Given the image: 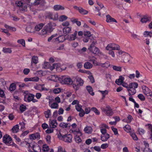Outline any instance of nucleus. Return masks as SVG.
Instances as JSON below:
<instances>
[{"instance_id":"58836bf2","label":"nucleus","mask_w":152,"mask_h":152,"mask_svg":"<svg viewBox=\"0 0 152 152\" xmlns=\"http://www.w3.org/2000/svg\"><path fill=\"white\" fill-rule=\"evenodd\" d=\"M17 42L18 43L21 44L23 47H25V42L24 39H18Z\"/></svg>"},{"instance_id":"f3484780","label":"nucleus","mask_w":152,"mask_h":152,"mask_svg":"<svg viewBox=\"0 0 152 152\" xmlns=\"http://www.w3.org/2000/svg\"><path fill=\"white\" fill-rule=\"evenodd\" d=\"M58 80L61 84H66V76H62L58 78Z\"/></svg>"},{"instance_id":"a878e982","label":"nucleus","mask_w":152,"mask_h":152,"mask_svg":"<svg viewBox=\"0 0 152 152\" xmlns=\"http://www.w3.org/2000/svg\"><path fill=\"white\" fill-rule=\"evenodd\" d=\"M57 124H58L56 120H53L52 121L50 124V126L52 128H55L57 126Z\"/></svg>"},{"instance_id":"ea45409f","label":"nucleus","mask_w":152,"mask_h":152,"mask_svg":"<svg viewBox=\"0 0 152 152\" xmlns=\"http://www.w3.org/2000/svg\"><path fill=\"white\" fill-rule=\"evenodd\" d=\"M5 53H12V51L11 49L10 48H4L2 50Z\"/></svg>"},{"instance_id":"f704fd0d","label":"nucleus","mask_w":152,"mask_h":152,"mask_svg":"<svg viewBox=\"0 0 152 152\" xmlns=\"http://www.w3.org/2000/svg\"><path fill=\"white\" fill-rule=\"evenodd\" d=\"M48 78L49 80L54 81H56L57 79H58V77L55 75H50L48 77Z\"/></svg>"},{"instance_id":"1a4fd4ad","label":"nucleus","mask_w":152,"mask_h":152,"mask_svg":"<svg viewBox=\"0 0 152 152\" xmlns=\"http://www.w3.org/2000/svg\"><path fill=\"white\" fill-rule=\"evenodd\" d=\"M142 88L144 94L147 96H149L152 93L151 90L145 86H142Z\"/></svg>"},{"instance_id":"864d4df0","label":"nucleus","mask_w":152,"mask_h":152,"mask_svg":"<svg viewBox=\"0 0 152 152\" xmlns=\"http://www.w3.org/2000/svg\"><path fill=\"white\" fill-rule=\"evenodd\" d=\"M113 50H120V47L117 44L113 43Z\"/></svg>"},{"instance_id":"a18cd8bd","label":"nucleus","mask_w":152,"mask_h":152,"mask_svg":"<svg viewBox=\"0 0 152 152\" xmlns=\"http://www.w3.org/2000/svg\"><path fill=\"white\" fill-rule=\"evenodd\" d=\"M73 83L72 79L69 77H67V85H71Z\"/></svg>"},{"instance_id":"4c0bfd02","label":"nucleus","mask_w":152,"mask_h":152,"mask_svg":"<svg viewBox=\"0 0 152 152\" xmlns=\"http://www.w3.org/2000/svg\"><path fill=\"white\" fill-rule=\"evenodd\" d=\"M84 35L85 37H88L89 38H91V32L89 31H84Z\"/></svg>"},{"instance_id":"5701e85b","label":"nucleus","mask_w":152,"mask_h":152,"mask_svg":"<svg viewBox=\"0 0 152 152\" xmlns=\"http://www.w3.org/2000/svg\"><path fill=\"white\" fill-rule=\"evenodd\" d=\"M32 144L28 143L26 141H23L21 143V145L22 146L25 147L30 149Z\"/></svg>"},{"instance_id":"3c124183","label":"nucleus","mask_w":152,"mask_h":152,"mask_svg":"<svg viewBox=\"0 0 152 152\" xmlns=\"http://www.w3.org/2000/svg\"><path fill=\"white\" fill-rule=\"evenodd\" d=\"M99 91L102 94V99H104L105 98V95L107 94L108 93V91L107 90H105L104 91Z\"/></svg>"},{"instance_id":"2f4dec72","label":"nucleus","mask_w":152,"mask_h":152,"mask_svg":"<svg viewBox=\"0 0 152 152\" xmlns=\"http://www.w3.org/2000/svg\"><path fill=\"white\" fill-rule=\"evenodd\" d=\"M19 130V126L18 125H16L13 127L11 130L13 133H17Z\"/></svg>"},{"instance_id":"c03bdc74","label":"nucleus","mask_w":152,"mask_h":152,"mask_svg":"<svg viewBox=\"0 0 152 152\" xmlns=\"http://www.w3.org/2000/svg\"><path fill=\"white\" fill-rule=\"evenodd\" d=\"M106 49L107 50H113V43L109 44L106 47Z\"/></svg>"},{"instance_id":"20e7f679","label":"nucleus","mask_w":152,"mask_h":152,"mask_svg":"<svg viewBox=\"0 0 152 152\" xmlns=\"http://www.w3.org/2000/svg\"><path fill=\"white\" fill-rule=\"evenodd\" d=\"M101 109L102 111L108 116H111L113 114L112 109L109 106H107L105 108H102Z\"/></svg>"},{"instance_id":"37998d69","label":"nucleus","mask_w":152,"mask_h":152,"mask_svg":"<svg viewBox=\"0 0 152 152\" xmlns=\"http://www.w3.org/2000/svg\"><path fill=\"white\" fill-rule=\"evenodd\" d=\"M113 68L114 70L121 72L122 70V67L119 66H113Z\"/></svg>"},{"instance_id":"2eb2a0df","label":"nucleus","mask_w":152,"mask_h":152,"mask_svg":"<svg viewBox=\"0 0 152 152\" xmlns=\"http://www.w3.org/2000/svg\"><path fill=\"white\" fill-rule=\"evenodd\" d=\"M106 21L107 23H110L111 22H115L117 23V21L114 18L112 17L110 15H107L106 16Z\"/></svg>"},{"instance_id":"79ce46f5","label":"nucleus","mask_w":152,"mask_h":152,"mask_svg":"<svg viewBox=\"0 0 152 152\" xmlns=\"http://www.w3.org/2000/svg\"><path fill=\"white\" fill-rule=\"evenodd\" d=\"M16 88V85L14 83H11L9 89L10 91H14Z\"/></svg>"},{"instance_id":"4be33fe9","label":"nucleus","mask_w":152,"mask_h":152,"mask_svg":"<svg viewBox=\"0 0 152 152\" xmlns=\"http://www.w3.org/2000/svg\"><path fill=\"white\" fill-rule=\"evenodd\" d=\"M44 24L42 23H40L36 25L34 28V31H38L40 30L43 26Z\"/></svg>"},{"instance_id":"338daca9","label":"nucleus","mask_w":152,"mask_h":152,"mask_svg":"<svg viewBox=\"0 0 152 152\" xmlns=\"http://www.w3.org/2000/svg\"><path fill=\"white\" fill-rule=\"evenodd\" d=\"M138 98L141 100L144 101L145 100V98L144 96L142 94H140L138 95Z\"/></svg>"},{"instance_id":"680f3d73","label":"nucleus","mask_w":152,"mask_h":152,"mask_svg":"<svg viewBox=\"0 0 152 152\" xmlns=\"http://www.w3.org/2000/svg\"><path fill=\"white\" fill-rule=\"evenodd\" d=\"M89 61L92 62L93 64L96 66H100V63L97 62V61L95 60L91 59Z\"/></svg>"},{"instance_id":"f03ea898","label":"nucleus","mask_w":152,"mask_h":152,"mask_svg":"<svg viewBox=\"0 0 152 152\" xmlns=\"http://www.w3.org/2000/svg\"><path fill=\"white\" fill-rule=\"evenodd\" d=\"M24 1H17L15 4L20 7V11L23 12L26 11L27 8V4L24 2Z\"/></svg>"},{"instance_id":"49530a36","label":"nucleus","mask_w":152,"mask_h":152,"mask_svg":"<svg viewBox=\"0 0 152 152\" xmlns=\"http://www.w3.org/2000/svg\"><path fill=\"white\" fill-rule=\"evenodd\" d=\"M58 19L59 21L63 22L66 19V17L64 15H61Z\"/></svg>"},{"instance_id":"393cba45","label":"nucleus","mask_w":152,"mask_h":152,"mask_svg":"<svg viewBox=\"0 0 152 152\" xmlns=\"http://www.w3.org/2000/svg\"><path fill=\"white\" fill-rule=\"evenodd\" d=\"M127 90L129 93V96L133 95L136 93L135 88H129Z\"/></svg>"},{"instance_id":"603ef678","label":"nucleus","mask_w":152,"mask_h":152,"mask_svg":"<svg viewBox=\"0 0 152 152\" xmlns=\"http://www.w3.org/2000/svg\"><path fill=\"white\" fill-rule=\"evenodd\" d=\"M144 35L145 37H147L148 36H149L150 37H151L152 36V33L151 32L146 31L144 32Z\"/></svg>"},{"instance_id":"4468645a","label":"nucleus","mask_w":152,"mask_h":152,"mask_svg":"<svg viewBox=\"0 0 152 152\" xmlns=\"http://www.w3.org/2000/svg\"><path fill=\"white\" fill-rule=\"evenodd\" d=\"M39 133L38 132L30 134L29 135V138L31 140H35L36 139H39L40 138Z\"/></svg>"},{"instance_id":"774afa93","label":"nucleus","mask_w":152,"mask_h":152,"mask_svg":"<svg viewBox=\"0 0 152 152\" xmlns=\"http://www.w3.org/2000/svg\"><path fill=\"white\" fill-rule=\"evenodd\" d=\"M30 70L28 68H25L23 70V73L25 75H28L29 72Z\"/></svg>"},{"instance_id":"bf43d9fd","label":"nucleus","mask_w":152,"mask_h":152,"mask_svg":"<svg viewBox=\"0 0 152 152\" xmlns=\"http://www.w3.org/2000/svg\"><path fill=\"white\" fill-rule=\"evenodd\" d=\"M91 110L93 111L97 115H99L100 114V112L95 107H93L91 109Z\"/></svg>"},{"instance_id":"e2e57ef3","label":"nucleus","mask_w":152,"mask_h":152,"mask_svg":"<svg viewBox=\"0 0 152 152\" xmlns=\"http://www.w3.org/2000/svg\"><path fill=\"white\" fill-rule=\"evenodd\" d=\"M26 107L25 106L22 104L20 107V110L22 112H24L26 110Z\"/></svg>"},{"instance_id":"0e129e2a","label":"nucleus","mask_w":152,"mask_h":152,"mask_svg":"<svg viewBox=\"0 0 152 152\" xmlns=\"http://www.w3.org/2000/svg\"><path fill=\"white\" fill-rule=\"evenodd\" d=\"M148 128L151 131V136L150 138L152 140V125L150 124H148Z\"/></svg>"},{"instance_id":"052dcab7","label":"nucleus","mask_w":152,"mask_h":152,"mask_svg":"<svg viewBox=\"0 0 152 152\" xmlns=\"http://www.w3.org/2000/svg\"><path fill=\"white\" fill-rule=\"evenodd\" d=\"M76 109L78 111H80L83 110L82 108V106L78 104L77 105L75 106Z\"/></svg>"},{"instance_id":"bb28decb","label":"nucleus","mask_w":152,"mask_h":152,"mask_svg":"<svg viewBox=\"0 0 152 152\" xmlns=\"http://www.w3.org/2000/svg\"><path fill=\"white\" fill-rule=\"evenodd\" d=\"M84 67L86 69H89L92 67L93 65L89 62H87L84 64Z\"/></svg>"},{"instance_id":"09e8293b","label":"nucleus","mask_w":152,"mask_h":152,"mask_svg":"<svg viewBox=\"0 0 152 152\" xmlns=\"http://www.w3.org/2000/svg\"><path fill=\"white\" fill-rule=\"evenodd\" d=\"M130 135L134 140H138V138L135 133L131 132L130 133Z\"/></svg>"},{"instance_id":"7c9ffc66","label":"nucleus","mask_w":152,"mask_h":152,"mask_svg":"<svg viewBox=\"0 0 152 152\" xmlns=\"http://www.w3.org/2000/svg\"><path fill=\"white\" fill-rule=\"evenodd\" d=\"M150 18L147 17L146 16L143 17L141 18L140 21L142 23H146L147 22L149 21L150 20Z\"/></svg>"},{"instance_id":"72a5a7b5","label":"nucleus","mask_w":152,"mask_h":152,"mask_svg":"<svg viewBox=\"0 0 152 152\" xmlns=\"http://www.w3.org/2000/svg\"><path fill=\"white\" fill-rule=\"evenodd\" d=\"M86 89L89 93L92 96L94 94V93L93 92V90L92 88L90 86H87L86 87Z\"/></svg>"},{"instance_id":"8fccbe9b","label":"nucleus","mask_w":152,"mask_h":152,"mask_svg":"<svg viewBox=\"0 0 152 152\" xmlns=\"http://www.w3.org/2000/svg\"><path fill=\"white\" fill-rule=\"evenodd\" d=\"M72 136L71 134H67V142H71L72 141Z\"/></svg>"},{"instance_id":"5fc2aeb1","label":"nucleus","mask_w":152,"mask_h":152,"mask_svg":"<svg viewBox=\"0 0 152 152\" xmlns=\"http://www.w3.org/2000/svg\"><path fill=\"white\" fill-rule=\"evenodd\" d=\"M49 147L46 145H44L43 146V150L44 152H47L49 150Z\"/></svg>"},{"instance_id":"c85d7f7f","label":"nucleus","mask_w":152,"mask_h":152,"mask_svg":"<svg viewBox=\"0 0 152 152\" xmlns=\"http://www.w3.org/2000/svg\"><path fill=\"white\" fill-rule=\"evenodd\" d=\"M38 62V58L37 56H32L31 60V64L34 63L35 64Z\"/></svg>"},{"instance_id":"cd10ccee","label":"nucleus","mask_w":152,"mask_h":152,"mask_svg":"<svg viewBox=\"0 0 152 152\" xmlns=\"http://www.w3.org/2000/svg\"><path fill=\"white\" fill-rule=\"evenodd\" d=\"M64 9L63 7L60 5H56L53 7V9L55 11L64 10Z\"/></svg>"},{"instance_id":"ddd939ff","label":"nucleus","mask_w":152,"mask_h":152,"mask_svg":"<svg viewBox=\"0 0 152 152\" xmlns=\"http://www.w3.org/2000/svg\"><path fill=\"white\" fill-rule=\"evenodd\" d=\"M88 50L94 54H98L99 53V49L96 47H93L91 48H88Z\"/></svg>"},{"instance_id":"f8f14e48","label":"nucleus","mask_w":152,"mask_h":152,"mask_svg":"<svg viewBox=\"0 0 152 152\" xmlns=\"http://www.w3.org/2000/svg\"><path fill=\"white\" fill-rule=\"evenodd\" d=\"M56 25V23H54L50 22L45 26V28L48 29V31H51L53 30L54 28L53 27Z\"/></svg>"},{"instance_id":"e433bc0d","label":"nucleus","mask_w":152,"mask_h":152,"mask_svg":"<svg viewBox=\"0 0 152 152\" xmlns=\"http://www.w3.org/2000/svg\"><path fill=\"white\" fill-rule=\"evenodd\" d=\"M124 62H128L129 61L130 56L129 54H126L124 56Z\"/></svg>"},{"instance_id":"423d86ee","label":"nucleus","mask_w":152,"mask_h":152,"mask_svg":"<svg viewBox=\"0 0 152 152\" xmlns=\"http://www.w3.org/2000/svg\"><path fill=\"white\" fill-rule=\"evenodd\" d=\"M3 142L8 145H11L13 143L11 137L7 135H5L3 138Z\"/></svg>"},{"instance_id":"c756f323","label":"nucleus","mask_w":152,"mask_h":152,"mask_svg":"<svg viewBox=\"0 0 152 152\" xmlns=\"http://www.w3.org/2000/svg\"><path fill=\"white\" fill-rule=\"evenodd\" d=\"M110 65L109 62L107 61L104 63H100V66L104 68H107Z\"/></svg>"},{"instance_id":"f257e3e1","label":"nucleus","mask_w":152,"mask_h":152,"mask_svg":"<svg viewBox=\"0 0 152 152\" xmlns=\"http://www.w3.org/2000/svg\"><path fill=\"white\" fill-rule=\"evenodd\" d=\"M35 95L32 94L28 93L24 95V100L25 101L30 102L32 101L33 103L37 102L38 100L34 99Z\"/></svg>"},{"instance_id":"c9c22d12","label":"nucleus","mask_w":152,"mask_h":152,"mask_svg":"<svg viewBox=\"0 0 152 152\" xmlns=\"http://www.w3.org/2000/svg\"><path fill=\"white\" fill-rule=\"evenodd\" d=\"M44 114L45 118H50L51 115L50 110H47L45 111L44 112Z\"/></svg>"},{"instance_id":"39448f33","label":"nucleus","mask_w":152,"mask_h":152,"mask_svg":"<svg viewBox=\"0 0 152 152\" xmlns=\"http://www.w3.org/2000/svg\"><path fill=\"white\" fill-rule=\"evenodd\" d=\"M58 13H56L53 15V13L51 12H47L46 15V17L47 18L54 20H57L58 19Z\"/></svg>"},{"instance_id":"6e6552de","label":"nucleus","mask_w":152,"mask_h":152,"mask_svg":"<svg viewBox=\"0 0 152 152\" xmlns=\"http://www.w3.org/2000/svg\"><path fill=\"white\" fill-rule=\"evenodd\" d=\"M74 9L78 10L79 12L82 14L86 15L88 13V11L82 8L81 7H78L75 6L73 7Z\"/></svg>"},{"instance_id":"4d7b16f0","label":"nucleus","mask_w":152,"mask_h":152,"mask_svg":"<svg viewBox=\"0 0 152 152\" xmlns=\"http://www.w3.org/2000/svg\"><path fill=\"white\" fill-rule=\"evenodd\" d=\"M48 30V29L45 28V26L44 27V28L42 29L41 32V34L42 35H44L46 34Z\"/></svg>"},{"instance_id":"9b49d317","label":"nucleus","mask_w":152,"mask_h":152,"mask_svg":"<svg viewBox=\"0 0 152 152\" xmlns=\"http://www.w3.org/2000/svg\"><path fill=\"white\" fill-rule=\"evenodd\" d=\"M65 36L66 35L64 36V35L60 36L57 38L53 39V41L54 42H56L57 43L62 42L66 39Z\"/></svg>"},{"instance_id":"6ab92c4d","label":"nucleus","mask_w":152,"mask_h":152,"mask_svg":"<svg viewBox=\"0 0 152 152\" xmlns=\"http://www.w3.org/2000/svg\"><path fill=\"white\" fill-rule=\"evenodd\" d=\"M51 100L49 99V104L50 107L52 108L53 109H58V103L56 102H54L51 104Z\"/></svg>"},{"instance_id":"0eeeda50","label":"nucleus","mask_w":152,"mask_h":152,"mask_svg":"<svg viewBox=\"0 0 152 152\" xmlns=\"http://www.w3.org/2000/svg\"><path fill=\"white\" fill-rule=\"evenodd\" d=\"M31 148H32L33 151L29 149L28 151L29 152H40L41 151V149L40 146L37 144H32Z\"/></svg>"},{"instance_id":"412c9836","label":"nucleus","mask_w":152,"mask_h":152,"mask_svg":"<svg viewBox=\"0 0 152 152\" xmlns=\"http://www.w3.org/2000/svg\"><path fill=\"white\" fill-rule=\"evenodd\" d=\"M124 1L123 2L121 3L120 2L115 1V2L114 3L117 6H121L124 5H126L127 3H130L132 2L131 1Z\"/></svg>"},{"instance_id":"a19ab883","label":"nucleus","mask_w":152,"mask_h":152,"mask_svg":"<svg viewBox=\"0 0 152 152\" xmlns=\"http://www.w3.org/2000/svg\"><path fill=\"white\" fill-rule=\"evenodd\" d=\"M71 21L73 23H75L77 26H79L81 25V23L80 21H78L77 19H72Z\"/></svg>"},{"instance_id":"dca6fc26","label":"nucleus","mask_w":152,"mask_h":152,"mask_svg":"<svg viewBox=\"0 0 152 152\" xmlns=\"http://www.w3.org/2000/svg\"><path fill=\"white\" fill-rule=\"evenodd\" d=\"M58 138L60 140H64L65 142L66 141V134H62L61 132H59L57 135Z\"/></svg>"},{"instance_id":"6e6d98bb","label":"nucleus","mask_w":152,"mask_h":152,"mask_svg":"<svg viewBox=\"0 0 152 152\" xmlns=\"http://www.w3.org/2000/svg\"><path fill=\"white\" fill-rule=\"evenodd\" d=\"M61 91V88H56L53 90V92L55 94L59 93Z\"/></svg>"},{"instance_id":"473e14b6","label":"nucleus","mask_w":152,"mask_h":152,"mask_svg":"<svg viewBox=\"0 0 152 152\" xmlns=\"http://www.w3.org/2000/svg\"><path fill=\"white\" fill-rule=\"evenodd\" d=\"M138 86L137 83L135 82L132 83H130L129 85V88H137Z\"/></svg>"},{"instance_id":"69168bd1","label":"nucleus","mask_w":152,"mask_h":152,"mask_svg":"<svg viewBox=\"0 0 152 152\" xmlns=\"http://www.w3.org/2000/svg\"><path fill=\"white\" fill-rule=\"evenodd\" d=\"M0 31H2V32L6 33L8 36L10 35V34L8 32V31L5 29H3L2 28L0 29Z\"/></svg>"},{"instance_id":"13d9d810","label":"nucleus","mask_w":152,"mask_h":152,"mask_svg":"<svg viewBox=\"0 0 152 152\" xmlns=\"http://www.w3.org/2000/svg\"><path fill=\"white\" fill-rule=\"evenodd\" d=\"M75 141L77 143L80 142L82 141V140L78 136L76 135L75 137Z\"/></svg>"},{"instance_id":"aec40b11","label":"nucleus","mask_w":152,"mask_h":152,"mask_svg":"<svg viewBox=\"0 0 152 152\" xmlns=\"http://www.w3.org/2000/svg\"><path fill=\"white\" fill-rule=\"evenodd\" d=\"M110 137V135L108 134H102L101 136V139L103 142L107 141Z\"/></svg>"},{"instance_id":"7ed1b4c3","label":"nucleus","mask_w":152,"mask_h":152,"mask_svg":"<svg viewBox=\"0 0 152 152\" xmlns=\"http://www.w3.org/2000/svg\"><path fill=\"white\" fill-rule=\"evenodd\" d=\"M77 84L73 83V87L75 90H78L80 86H82L84 83V81L80 77L76 78Z\"/></svg>"},{"instance_id":"de8ad7c7","label":"nucleus","mask_w":152,"mask_h":152,"mask_svg":"<svg viewBox=\"0 0 152 152\" xmlns=\"http://www.w3.org/2000/svg\"><path fill=\"white\" fill-rule=\"evenodd\" d=\"M124 128V130L127 132H129L131 130L130 126L128 124L126 125Z\"/></svg>"},{"instance_id":"b1692460","label":"nucleus","mask_w":152,"mask_h":152,"mask_svg":"<svg viewBox=\"0 0 152 152\" xmlns=\"http://www.w3.org/2000/svg\"><path fill=\"white\" fill-rule=\"evenodd\" d=\"M84 131L87 134H91L92 132V129L90 126H87L85 128Z\"/></svg>"},{"instance_id":"9d476101","label":"nucleus","mask_w":152,"mask_h":152,"mask_svg":"<svg viewBox=\"0 0 152 152\" xmlns=\"http://www.w3.org/2000/svg\"><path fill=\"white\" fill-rule=\"evenodd\" d=\"M77 32L75 31L73 34H69L67 35V39L69 41L74 40L76 38Z\"/></svg>"},{"instance_id":"a211bd4d","label":"nucleus","mask_w":152,"mask_h":152,"mask_svg":"<svg viewBox=\"0 0 152 152\" xmlns=\"http://www.w3.org/2000/svg\"><path fill=\"white\" fill-rule=\"evenodd\" d=\"M124 79V77L122 76H120L119 78L116 80L115 83L118 85H120L123 83V81Z\"/></svg>"}]
</instances>
